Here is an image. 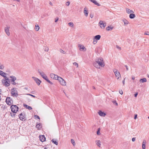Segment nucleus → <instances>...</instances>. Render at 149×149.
<instances>
[{"label": "nucleus", "mask_w": 149, "mask_h": 149, "mask_svg": "<svg viewBox=\"0 0 149 149\" xmlns=\"http://www.w3.org/2000/svg\"><path fill=\"white\" fill-rule=\"evenodd\" d=\"M93 65L95 67L97 68H100V66L103 67L104 64L103 59L102 58L96 59L95 60V62L93 63Z\"/></svg>", "instance_id": "1"}, {"label": "nucleus", "mask_w": 149, "mask_h": 149, "mask_svg": "<svg viewBox=\"0 0 149 149\" xmlns=\"http://www.w3.org/2000/svg\"><path fill=\"white\" fill-rule=\"evenodd\" d=\"M7 80H8V78L7 77H4V78L2 80V83L3 85L6 87L9 86L10 85V84L8 82V81Z\"/></svg>", "instance_id": "2"}, {"label": "nucleus", "mask_w": 149, "mask_h": 149, "mask_svg": "<svg viewBox=\"0 0 149 149\" xmlns=\"http://www.w3.org/2000/svg\"><path fill=\"white\" fill-rule=\"evenodd\" d=\"M11 111L14 113H17L18 111L19 107L16 105H12L10 107Z\"/></svg>", "instance_id": "3"}, {"label": "nucleus", "mask_w": 149, "mask_h": 149, "mask_svg": "<svg viewBox=\"0 0 149 149\" xmlns=\"http://www.w3.org/2000/svg\"><path fill=\"white\" fill-rule=\"evenodd\" d=\"M6 104L8 105H11L13 103L12 99L10 98V97H6Z\"/></svg>", "instance_id": "4"}, {"label": "nucleus", "mask_w": 149, "mask_h": 149, "mask_svg": "<svg viewBox=\"0 0 149 149\" xmlns=\"http://www.w3.org/2000/svg\"><path fill=\"white\" fill-rule=\"evenodd\" d=\"M11 93L13 97H17L18 95L17 91L14 88H13L11 90Z\"/></svg>", "instance_id": "5"}, {"label": "nucleus", "mask_w": 149, "mask_h": 149, "mask_svg": "<svg viewBox=\"0 0 149 149\" xmlns=\"http://www.w3.org/2000/svg\"><path fill=\"white\" fill-rule=\"evenodd\" d=\"M113 71L115 73L116 77L117 79H119V77H121V75L120 73L118 71V70L114 69L113 70Z\"/></svg>", "instance_id": "6"}, {"label": "nucleus", "mask_w": 149, "mask_h": 149, "mask_svg": "<svg viewBox=\"0 0 149 149\" xmlns=\"http://www.w3.org/2000/svg\"><path fill=\"white\" fill-rule=\"evenodd\" d=\"M99 25L102 29H104L106 26V23L102 21H100L99 23Z\"/></svg>", "instance_id": "7"}, {"label": "nucleus", "mask_w": 149, "mask_h": 149, "mask_svg": "<svg viewBox=\"0 0 149 149\" xmlns=\"http://www.w3.org/2000/svg\"><path fill=\"white\" fill-rule=\"evenodd\" d=\"M38 71L39 74L44 79H45L47 78V77L46 75L44 72H43L42 71H41L40 69H38Z\"/></svg>", "instance_id": "8"}, {"label": "nucleus", "mask_w": 149, "mask_h": 149, "mask_svg": "<svg viewBox=\"0 0 149 149\" xmlns=\"http://www.w3.org/2000/svg\"><path fill=\"white\" fill-rule=\"evenodd\" d=\"M59 81L60 84L62 86H65L66 84V82L61 77L59 78Z\"/></svg>", "instance_id": "9"}, {"label": "nucleus", "mask_w": 149, "mask_h": 149, "mask_svg": "<svg viewBox=\"0 0 149 149\" xmlns=\"http://www.w3.org/2000/svg\"><path fill=\"white\" fill-rule=\"evenodd\" d=\"M32 78L36 81L38 85L39 86L40 84L41 81L39 79L34 77H32Z\"/></svg>", "instance_id": "10"}, {"label": "nucleus", "mask_w": 149, "mask_h": 149, "mask_svg": "<svg viewBox=\"0 0 149 149\" xmlns=\"http://www.w3.org/2000/svg\"><path fill=\"white\" fill-rule=\"evenodd\" d=\"M10 27L8 26H7L6 27H5L4 28L5 31L6 32V33L8 36L10 35V33L9 32Z\"/></svg>", "instance_id": "11"}, {"label": "nucleus", "mask_w": 149, "mask_h": 149, "mask_svg": "<svg viewBox=\"0 0 149 149\" xmlns=\"http://www.w3.org/2000/svg\"><path fill=\"white\" fill-rule=\"evenodd\" d=\"M40 140L42 142L45 141L46 140V138L44 135H40L39 136Z\"/></svg>", "instance_id": "12"}, {"label": "nucleus", "mask_w": 149, "mask_h": 149, "mask_svg": "<svg viewBox=\"0 0 149 149\" xmlns=\"http://www.w3.org/2000/svg\"><path fill=\"white\" fill-rule=\"evenodd\" d=\"M20 119L22 120H25V117L24 115H23L22 113H21L19 116Z\"/></svg>", "instance_id": "13"}, {"label": "nucleus", "mask_w": 149, "mask_h": 149, "mask_svg": "<svg viewBox=\"0 0 149 149\" xmlns=\"http://www.w3.org/2000/svg\"><path fill=\"white\" fill-rule=\"evenodd\" d=\"M98 113L99 115L101 116L104 117L106 115L105 113L104 112H102V111L101 110L99 111L98 112Z\"/></svg>", "instance_id": "14"}, {"label": "nucleus", "mask_w": 149, "mask_h": 149, "mask_svg": "<svg viewBox=\"0 0 149 149\" xmlns=\"http://www.w3.org/2000/svg\"><path fill=\"white\" fill-rule=\"evenodd\" d=\"M90 1L93 3L95 5L98 6H100V4L98 3L95 0H89Z\"/></svg>", "instance_id": "15"}, {"label": "nucleus", "mask_w": 149, "mask_h": 149, "mask_svg": "<svg viewBox=\"0 0 149 149\" xmlns=\"http://www.w3.org/2000/svg\"><path fill=\"white\" fill-rule=\"evenodd\" d=\"M146 141L145 140H144L143 141L142 145V147L143 149H145L146 148Z\"/></svg>", "instance_id": "16"}, {"label": "nucleus", "mask_w": 149, "mask_h": 149, "mask_svg": "<svg viewBox=\"0 0 149 149\" xmlns=\"http://www.w3.org/2000/svg\"><path fill=\"white\" fill-rule=\"evenodd\" d=\"M23 106L24 107H26L27 109H28L29 110H31L32 109V108L31 107L25 104H24Z\"/></svg>", "instance_id": "17"}, {"label": "nucleus", "mask_w": 149, "mask_h": 149, "mask_svg": "<svg viewBox=\"0 0 149 149\" xmlns=\"http://www.w3.org/2000/svg\"><path fill=\"white\" fill-rule=\"evenodd\" d=\"M6 74V73L3 72V71L0 70V75L1 76H2L4 77H6L5 75Z\"/></svg>", "instance_id": "18"}, {"label": "nucleus", "mask_w": 149, "mask_h": 149, "mask_svg": "<svg viewBox=\"0 0 149 149\" xmlns=\"http://www.w3.org/2000/svg\"><path fill=\"white\" fill-rule=\"evenodd\" d=\"M84 13L85 14V15L86 17L88 16V12L87 9L86 8L84 9Z\"/></svg>", "instance_id": "19"}, {"label": "nucleus", "mask_w": 149, "mask_h": 149, "mask_svg": "<svg viewBox=\"0 0 149 149\" xmlns=\"http://www.w3.org/2000/svg\"><path fill=\"white\" fill-rule=\"evenodd\" d=\"M52 143H54V144H56V145H58V140L57 139H53L52 140Z\"/></svg>", "instance_id": "20"}, {"label": "nucleus", "mask_w": 149, "mask_h": 149, "mask_svg": "<svg viewBox=\"0 0 149 149\" xmlns=\"http://www.w3.org/2000/svg\"><path fill=\"white\" fill-rule=\"evenodd\" d=\"M126 12L128 14L134 13V12L133 11L130 10L129 8H126Z\"/></svg>", "instance_id": "21"}, {"label": "nucleus", "mask_w": 149, "mask_h": 149, "mask_svg": "<svg viewBox=\"0 0 149 149\" xmlns=\"http://www.w3.org/2000/svg\"><path fill=\"white\" fill-rule=\"evenodd\" d=\"M95 143H96L97 145L99 147H100V146L101 145V142L99 140H96L95 141Z\"/></svg>", "instance_id": "22"}, {"label": "nucleus", "mask_w": 149, "mask_h": 149, "mask_svg": "<svg viewBox=\"0 0 149 149\" xmlns=\"http://www.w3.org/2000/svg\"><path fill=\"white\" fill-rule=\"evenodd\" d=\"M10 77L11 78V79H10L11 81H15V80H16V78L14 76H11Z\"/></svg>", "instance_id": "23"}, {"label": "nucleus", "mask_w": 149, "mask_h": 149, "mask_svg": "<svg viewBox=\"0 0 149 149\" xmlns=\"http://www.w3.org/2000/svg\"><path fill=\"white\" fill-rule=\"evenodd\" d=\"M101 38V36L100 35H97L95 36V37L94 38L95 39L97 40H99Z\"/></svg>", "instance_id": "24"}, {"label": "nucleus", "mask_w": 149, "mask_h": 149, "mask_svg": "<svg viewBox=\"0 0 149 149\" xmlns=\"http://www.w3.org/2000/svg\"><path fill=\"white\" fill-rule=\"evenodd\" d=\"M135 15L132 13H131L129 15V17L131 19H133L135 17Z\"/></svg>", "instance_id": "25"}, {"label": "nucleus", "mask_w": 149, "mask_h": 149, "mask_svg": "<svg viewBox=\"0 0 149 149\" xmlns=\"http://www.w3.org/2000/svg\"><path fill=\"white\" fill-rule=\"evenodd\" d=\"M122 21L124 22L125 25L129 23L128 21L125 19H123Z\"/></svg>", "instance_id": "26"}, {"label": "nucleus", "mask_w": 149, "mask_h": 149, "mask_svg": "<svg viewBox=\"0 0 149 149\" xmlns=\"http://www.w3.org/2000/svg\"><path fill=\"white\" fill-rule=\"evenodd\" d=\"M147 81V79L145 78H144L140 79V81L142 83L146 82Z\"/></svg>", "instance_id": "27"}, {"label": "nucleus", "mask_w": 149, "mask_h": 149, "mask_svg": "<svg viewBox=\"0 0 149 149\" xmlns=\"http://www.w3.org/2000/svg\"><path fill=\"white\" fill-rule=\"evenodd\" d=\"M79 47L80 48H79V50H81V49H82V50H84V49H85V47L83 45H79Z\"/></svg>", "instance_id": "28"}, {"label": "nucleus", "mask_w": 149, "mask_h": 149, "mask_svg": "<svg viewBox=\"0 0 149 149\" xmlns=\"http://www.w3.org/2000/svg\"><path fill=\"white\" fill-rule=\"evenodd\" d=\"M113 28V27L108 26L106 28V29L107 31H110L112 30Z\"/></svg>", "instance_id": "29"}, {"label": "nucleus", "mask_w": 149, "mask_h": 149, "mask_svg": "<svg viewBox=\"0 0 149 149\" xmlns=\"http://www.w3.org/2000/svg\"><path fill=\"white\" fill-rule=\"evenodd\" d=\"M61 77L58 76L57 75L55 74V76L53 79H57L59 81V78Z\"/></svg>", "instance_id": "30"}, {"label": "nucleus", "mask_w": 149, "mask_h": 149, "mask_svg": "<svg viewBox=\"0 0 149 149\" xmlns=\"http://www.w3.org/2000/svg\"><path fill=\"white\" fill-rule=\"evenodd\" d=\"M36 31H38L39 29V27L38 25H36V28H35Z\"/></svg>", "instance_id": "31"}, {"label": "nucleus", "mask_w": 149, "mask_h": 149, "mask_svg": "<svg viewBox=\"0 0 149 149\" xmlns=\"http://www.w3.org/2000/svg\"><path fill=\"white\" fill-rule=\"evenodd\" d=\"M4 65L0 63V69L2 70L4 68Z\"/></svg>", "instance_id": "32"}, {"label": "nucleus", "mask_w": 149, "mask_h": 149, "mask_svg": "<svg viewBox=\"0 0 149 149\" xmlns=\"http://www.w3.org/2000/svg\"><path fill=\"white\" fill-rule=\"evenodd\" d=\"M47 81L48 83H50L52 85L53 84V83L50 81L47 78H47L46 79H45Z\"/></svg>", "instance_id": "33"}, {"label": "nucleus", "mask_w": 149, "mask_h": 149, "mask_svg": "<svg viewBox=\"0 0 149 149\" xmlns=\"http://www.w3.org/2000/svg\"><path fill=\"white\" fill-rule=\"evenodd\" d=\"M50 77L54 79V77L55 76V74H54L53 73H51L50 74Z\"/></svg>", "instance_id": "34"}, {"label": "nucleus", "mask_w": 149, "mask_h": 149, "mask_svg": "<svg viewBox=\"0 0 149 149\" xmlns=\"http://www.w3.org/2000/svg\"><path fill=\"white\" fill-rule=\"evenodd\" d=\"M71 142L72 143V144L73 146H74L75 145V143L74 140L73 139H71Z\"/></svg>", "instance_id": "35"}, {"label": "nucleus", "mask_w": 149, "mask_h": 149, "mask_svg": "<svg viewBox=\"0 0 149 149\" xmlns=\"http://www.w3.org/2000/svg\"><path fill=\"white\" fill-rule=\"evenodd\" d=\"M68 24L69 26H70L71 27H72L73 26L74 24L73 22H70Z\"/></svg>", "instance_id": "36"}, {"label": "nucleus", "mask_w": 149, "mask_h": 149, "mask_svg": "<svg viewBox=\"0 0 149 149\" xmlns=\"http://www.w3.org/2000/svg\"><path fill=\"white\" fill-rule=\"evenodd\" d=\"M40 124H37L36 127L38 128V129H40L41 128L40 127Z\"/></svg>", "instance_id": "37"}, {"label": "nucleus", "mask_w": 149, "mask_h": 149, "mask_svg": "<svg viewBox=\"0 0 149 149\" xmlns=\"http://www.w3.org/2000/svg\"><path fill=\"white\" fill-rule=\"evenodd\" d=\"M100 128H99L98 129L97 131V134L98 135H100Z\"/></svg>", "instance_id": "38"}, {"label": "nucleus", "mask_w": 149, "mask_h": 149, "mask_svg": "<svg viewBox=\"0 0 149 149\" xmlns=\"http://www.w3.org/2000/svg\"><path fill=\"white\" fill-rule=\"evenodd\" d=\"M93 43L94 44H96L97 42V40L95 39L94 38H93Z\"/></svg>", "instance_id": "39"}, {"label": "nucleus", "mask_w": 149, "mask_h": 149, "mask_svg": "<svg viewBox=\"0 0 149 149\" xmlns=\"http://www.w3.org/2000/svg\"><path fill=\"white\" fill-rule=\"evenodd\" d=\"M59 51L61 53H63V54H65V52L62 49H60V50H59Z\"/></svg>", "instance_id": "40"}, {"label": "nucleus", "mask_w": 149, "mask_h": 149, "mask_svg": "<svg viewBox=\"0 0 149 149\" xmlns=\"http://www.w3.org/2000/svg\"><path fill=\"white\" fill-rule=\"evenodd\" d=\"M73 64L75 66H76L77 68L78 67V65L77 63H76V62H74L73 63Z\"/></svg>", "instance_id": "41"}, {"label": "nucleus", "mask_w": 149, "mask_h": 149, "mask_svg": "<svg viewBox=\"0 0 149 149\" xmlns=\"http://www.w3.org/2000/svg\"><path fill=\"white\" fill-rule=\"evenodd\" d=\"M10 116L12 117H14L15 116V114H14V113H10Z\"/></svg>", "instance_id": "42"}, {"label": "nucleus", "mask_w": 149, "mask_h": 149, "mask_svg": "<svg viewBox=\"0 0 149 149\" xmlns=\"http://www.w3.org/2000/svg\"><path fill=\"white\" fill-rule=\"evenodd\" d=\"M26 95H30V96H31L33 97H36V96L34 95H33L32 94H26Z\"/></svg>", "instance_id": "43"}, {"label": "nucleus", "mask_w": 149, "mask_h": 149, "mask_svg": "<svg viewBox=\"0 0 149 149\" xmlns=\"http://www.w3.org/2000/svg\"><path fill=\"white\" fill-rule=\"evenodd\" d=\"M34 116L35 118H38L39 119H40L39 117L37 115H35Z\"/></svg>", "instance_id": "44"}, {"label": "nucleus", "mask_w": 149, "mask_h": 149, "mask_svg": "<svg viewBox=\"0 0 149 149\" xmlns=\"http://www.w3.org/2000/svg\"><path fill=\"white\" fill-rule=\"evenodd\" d=\"M12 84L14 85H15L16 84V83L15 82V81H11Z\"/></svg>", "instance_id": "45"}, {"label": "nucleus", "mask_w": 149, "mask_h": 149, "mask_svg": "<svg viewBox=\"0 0 149 149\" xmlns=\"http://www.w3.org/2000/svg\"><path fill=\"white\" fill-rule=\"evenodd\" d=\"M135 140H136V138H134H134H133L132 139V141L133 142H134V141H135Z\"/></svg>", "instance_id": "46"}, {"label": "nucleus", "mask_w": 149, "mask_h": 149, "mask_svg": "<svg viewBox=\"0 0 149 149\" xmlns=\"http://www.w3.org/2000/svg\"><path fill=\"white\" fill-rule=\"evenodd\" d=\"M70 3L69 1H68L66 3V5L67 6H68L70 4Z\"/></svg>", "instance_id": "47"}, {"label": "nucleus", "mask_w": 149, "mask_h": 149, "mask_svg": "<svg viewBox=\"0 0 149 149\" xmlns=\"http://www.w3.org/2000/svg\"><path fill=\"white\" fill-rule=\"evenodd\" d=\"M116 48H117V49H119L120 50L121 49V48L119 46H118V45H116Z\"/></svg>", "instance_id": "48"}, {"label": "nucleus", "mask_w": 149, "mask_h": 149, "mask_svg": "<svg viewBox=\"0 0 149 149\" xmlns=\"http://www.w3.org/2000/svg\"><path fill=\"white\" fill-rule=\"evenodd\" d=\"M93 17H94V15L93 14H90V17L91 18H93Z\"/></svg>", "instance_id": "49"}, {"label": "nucleus", "mask_w": 149, "mask_h": 149, "mask_svg": "<svg viewBox=\"0 0 149 149\" xmlns=\"http://www.w3.org/2000/svg\"><path fill=\"white\" fill-rule=\"evenodd\" d=\"M125 66L127 70L128 71L129 70L128 66L126 65H125Z\"/></svg>", "instance_id": "50"}, {"label": "nucleus", "mask_w": 149, "mask_h": 149, "mask_svg": "<svg viewBox=\"0 0 149 149\" xmlns=\"http://www.w3.org/2000/svg\"><path fill=\"white\" fill-rule=\"evenodd\" d=\"M145 35H149V32H147L146 33H144Z\"/></svg>", "instance_id": "51"}, {"label": "nucleus", "mask_w": 149, "mask_h": 149, "mask_svg": "<svg viewBox=\"0 0 149 149\" xmlns=\"http://www.w3.org/2000/svg\"><path fill=\"white\" fill-rule=\"evenodd\" d=\"M119 93L121 95H122L123 94V92L122 90L121 91H119Z\"/></svg>", "instance_id": "52"}, {"label": "nucleus", "mask_w": 149, "mask_h": 149, "mask_svg": "<svg viewBox=\"0 0 149 149\" xmlns=\"http://www.w3.org/2000/svg\"><path fill=\"white\" fill-rule=\"evenodd\" d=\"M138 93H136L135 94H134V96L135 97H136L138 95Z\"/></svg>", "instance_id": "53"}, {"label": "nucleus", "mask_w": 149, "mask_h": 149, "mask_svg": "<svg viewBox=\"0 0 149 149\" xmlns=\"http://www.w3.org/2000/svg\"><path fill=\"white\" fill-rule=\"evenodd\" d=\"M125 79H124V80L122 81V83H123V85L125 84Z\"/></svg>", "instance_id": "54"}, {"label": "nucleus", "mask_w": 149, "mask_h": 149, "mask_svg": "<svg viewBox=\"0 0 149 149\" xmlns=\"http://www.w3.org/2000/svg\"><path fill=\"white\" fill-rule=\"evenodd\" d=\"M58 18H57V19H55V22H57V21H58Z\"/></svg>", "instance_id": "55"}, {"label": "nucleus", "mask_w": 149, "mask_h": 149, "mask_svg": "<svg viewBox=\"0 0 149 149\" xmlns=\"http://www.w3.org/2000/svg\"><path fill=\"white\" fill-rule=\"evenodd\" d=\"M137 116V115L136 114L135 115L134 117V119H136Z\"/></svg>", "instance_id": "56"}, {"label": "nucleus", "mask_w": 149, "mask_h": 149, "mask_svg": "<svg viewBox=\"0 0 149 149\" xmlns=\"http://www.w3.org/2000/svg\"><path fill=\"white\" fill-rule=\"evenodd\" d=\"M8 80H7V81H8V82H9V84H10V81H11V80H10V79H9L8 78Z\"/></svg>", "instance_id": "57"}, {"label": "nucleus", "mask_w": 149, "mask_h": 149, "mask_svg": "<svg viewBox=\"0 0 149 149\" xmlns=\"http://www.w3.org/2000/svg\"><path fill=\"white\" fill-rule=\"evenodd\" d=\"M45 51H48V48H46L45 49Z\"/></svg>", "instance_id": "58"}, {"label": "nucleus", "mask_w": 149, "mask_h": 149, "mask_svg": "<svg viewBox=\"0 0 149 149\" xmlns=\"http://www.w3.org/2000/svg\"><path fill=\"white\" fill-rule=\"evenodd\" d=\"M132 79L133 80H134L135 79V77L134 76H132Z\"/></svg>", "instance_id": "59"}, {"label": "nucleus", "mask_w": 149, "mask_h": 149, "mask_svg": "<svg viewBox=\"0 0 149 149\" xmlns=\"http://www.w3.org/2000/svg\"><path fill=\"white\" fill-rule=\"evenodd\" d=\"M115 102H116V104L117 105H118V103L116 102V101H115Z\"/></svg>", "instance_id": "60"}, {"label": "nucleus", "mask_w": 149, "mask_h": 149, "mask_svg": "<svg viewBox=\"0 0 149 149\" xmlns=\"http://www.w3.org/2000/svg\"><path fill=\"white\" fill-rule=\"evenodd\" d=\"M93 89H95V87L94 86H93Z\"/></svg>", "instance_id": "61"}, {"label": "nucleus", "mask_w": 149, "mask_h": 149, "mask_svg": "<svg viewBox=\"0 0 149 149\" xmlns=\"http://www.w3.org/2000/svg\"><path fill=\"white\" fill-rule=\"evenodd\" d=\"M50 4L51 5L52 4V3L51 2H50Z\"/></svg>", "instance_id": "62"}, {"label": "nucleus", "mask_w": 149, "mask_h": 149, "mask_svg": "<svg viewBox=\"0 0 149 149\" xmlns=\"http://www.w3.org/2000/svg\"><path fill=\"white\" fill-rule=\"evenodd\" d=\"M64 93L66 95V93H65L64 91H63Z\"/></svg>", "instance_id": "63"}, {"label": "nucleus", "mask_w": 149, "mask_h": 149, "mask_svg": "<svg viewBox=\"0 0 149 149\" xmlns=\"http://www.w3.org/2000/svg\"><path fill=\"white\" fill-rule=\"evenodd\" d=\"M148 118L149 119V116L148 117Z\"/></svg>", "instance_id": "64"}]
</instances>
